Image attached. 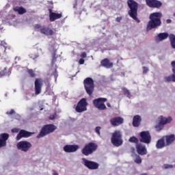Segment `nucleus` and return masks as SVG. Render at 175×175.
Masks as SVG:
<instances>
[{"label":"nucleus","mask_w":175,"mask_h":175,"mask_svg":"<svg viewBox=\"0 0 175 175\" xmlns=\"http://www.w3.org/2000/svg\"><path fill=\"white\" fill-rule=\"evenodd\" d=\"M161 17H162V14L160 12H154L150 15V21L148 22L147 25V29H152V28H157L161 25Z\"/></svg>","instance_id":"f257e3e1"},{"label":"nucleus","mask_w":175,"mask_h":175,"mask_svg":"<svg viewBox=\"0 0 175 175\" xmlns=\"http://www.w3.org/2000/svg\"><path fill=\"white\" fill-rule=\"evenodd\" d=\"M127 3L129 8H130V10L129 11V16H131L133 20L137 21V23H140V21L137 19V3L133 0H129Z\"/></svg>","instance_id":"f03ea898"},{"label":"nucleus","mask_w":175,"mask_h":175,"mask_svg":"<svg viewBox=\"0 0 175 175\" xmlns=\"http://www.w3.org/2000/svg\"><path fill=\"white\" fill-rule=\"evenodd\" d=\"M111 142L113 146L116 147H120V146H122V133L120 130H116L112 133V137L111 138Z\"/></svg>","instance_id":"7ed1b4c3"},{"label":"nucleus","mask_w":175,"mask_h":175,"mask_svg":"<svg viewBox=\"0 0 175 175\" xmlns=\"http://www.w3.org/2000/svg\"><path fill=\"white\" fill-rule=\"evenodd\" d=\"M57 129V126L54 124H46L42 127L40 133L37 135L38 139H40V137H44L46 135H49V133H53L54 131Z\"/></svg>","instance_id":"20e7f679"},{"label":"nucleus","mask_w":175,"mask_h":175,"mask_svg":"<svg viewBox=\"0 0 175 175\" xmlns=\"http://www.w3.org/2000/svg\"><path fill=\"white\" fill-rule=\"evenodd\" d=\"M173 119L172 117L165 118L163 116H160L157 119V124L155 128L157 131H162L163 129V125L166 124H169V122H172Z\"/></svg>","instance_id":"39448f33"},{"label":"nucleus","mask_w":175,"mask_h":175,"mask_svg":"<svg viewBox=\"0 0 175 175\" xmlns=\"http://www.w3.org/2000/svg\"><path fill=\"white\" fill-rule=\"evenodd\" d=\"M96 148H98V146H96L94 143H90L85 146V147L82 149V154L83 155H90L92 154L94 151L96 150Z\"/></svg>","instance_id":"423d86ee"},{"label":"nucleus","mask_w":175,"mask_h":175,"mask_svg":"<svg viewBox=\"0 0 175 175\" xmlns=\"http://www.w3.org/2000/svg\"><path fill=\"white\" fill-rule=\"evenodd\" d=\"M85 89L88 95H92L94 92V80L91 78H87L84 80Z\"/></svg>","instance_id":"0eeeda50"},{"label":"nucleus","mask_w":175,"mask_h":175,"mask_svg":"<svg viewBox=\"0 0 175 175\" xmlns=\"http://www.w3.org/2000/svg\"><path fill=\"white\" fill-rule=\"evenodd\" d=\"M16 147L20 151L27 152V151H29V148L32 147V144H31L29 142L21 141L16 144Z\"/></svg>","instance_id":"6e6552de"},{"label":"nucleus","mask_w":175,"mask_h":175,"mask_svg":"<svg viewBox=\"0 0 175 175\" xmlns=\"http://www.w3.org/2000/svg\"><path fill=\"white\" fill-rule=\"evenodd\" d=\"M88 103L85 98H82L77 104L75 110L77 113H83V111H87V106Z\"/></svg>","instance_id":"1a4fd4ad"},{"label":"nucleus","mask_w":175,"mask_h":175,"mask_svg":"<svg viewBox=\"0 0 175 175\" xmlns=\"http://www.w3.org/2000/svg\"><path fill=\"white\" fill-rule=\"evenodd\" d=\"M107 99L105 98H99L93 101V103L98 110H105L106 109V105H105V102H106Z\"/></svg>","instance_id":"9d476101"},{"label":"nucleus","mask_w":175,"mask_h":175,"mask_svg":"<svg viewBox=\"0 0 175 175\" xmlns=\"http://www.w3.org/2000/svg\"><path fill=\"white\" fill-rule=\"evenodd\" d=\"M140 142L145 143L146 144H150L151 143V135L148 131H142L140 133Z\"/></svg>","instance_id":"9b49d317"},{"label":"nucleus","mask_w":175,"mask_h":175,"mask_svg":"<svg viewBox=\"0 0 175 175\" xmlns=\"http://www.w3.org/2000/svg\"><path fill=\"white\" fill-rule=\"evenodd\" d=\"M35 27L37 29H39V31H40V32H41V33H44V35H46V36H50L51 35H54V31H53V30L50 28L43 27L39 25H36Z\"/></svg>","instance_id":"f8f14e48"},{"label":"nucleus","mask_w":175,"mask_h":175,"mask_svg":"<svg viewBox=\"0 0 175 175\" xmlns=\"http://www.w3.org/2000/svg\"><path fill=\"white\" fill-rule=\"evenodd\" d=\"M83 163L86 167L88 169L95 170L99 167V164L98 163H95L94 161H88L86 159H82Z\"/></svg>","instance_id":"ddd939ff"},{"label":"nucleus","mask_w":175,"mask_h":175,"mask_svg":"<svg viewBox=\"0 0 175 175\" xmlns=\"http://www.w3.org/2000/svg\"><path fill=\"white\" fill-rule=\"evenodd\" d=\"M109 122L112 126H119L121 124H124V118L121 117L112 118L110 119Z\"/></svg>","instance_id":"4468645a"},{"label":"nucleus","mask_w":175,"mask_h":175,"mask_svg":"<svg viewBox=\"0 0 175 175\" xmlns=\"http://www.w3.org/2000/svg\"><path fill=\"white\" fill-rule=\"evenodd\" d=\"M42 85H43V81L40 79H36L35 81V90H36V95H39L42 92Z\"/></svg>","instance_id":"2eb2a0df"},{"label":"nucleus","mask_w":175,"mask_h":175,"mask_svg":"<svg viewBox=\"0 0 175 175\" xmlns=\"http://www.w3.org/2000/svg\"><path fill=\"white\" fill-rule=\"evenodd\" d=\"M79 145H66L64 146L63 150L65 152H76L79 150Z\"/></svg>","instance_id":"dca6fc26"},{"label":"nucleus","mask_w":175,"mask_h":175,"mask_svg":"<svg viewBox=\"0 0 175 175\" xmlns=\"http://www.w3.org/2000/svg\"><path fill=\"white\" fill-rule=\"evenodd\" d=\"M136 150L137 154L139 155H146L147 154V148L146 146L142 144H137Z\"/></svg>","instance_id":"f3484780"},{"label":"nucleus","mask_w":175,"mask_h":175,"mask_svg":"<svg viewBox=\"0 0 175 175\" xmlns=\"http://www.w3.org/2000/svg\"><path fill=\"white\" fill-rule=\"evenodd\" d=\"M146 2L149 8H161L162 6V3L157 0H146Z\"/></svg>","instance_id":"a211bd4d"},{"label":"nucleus","mask_w":175,"mask_h":175,"mask_svg":"<svg viewBox=\"0 0 175 175\" xmlns=\"http://www.w3.org/2000/svg\"><path fill=\"white\" fill-rule=\"evenodd\" d=\"M8 139H9V134L1 133L0 135V148L6 146V140H8Z\"/></svg>","instance_id":"6ab92c4d"},{"label":"nucleus","mask_w":175,"mask_h":175,"mask_svg":"<svg viewBox=\"0 0 175 175\" xmlns=\"http://www.w3.org/2000/svg\"><path fill=\"white\" fill-rule=\"evenodd\" d=\"M31 135H33V133L21 130L16 136V140H20L21 137H29Z\"/></svg>","instance_id":"aec40b11"},{"label":"nucleus","mask_w":175,"mask_h":175,"mask_svg":"<svg viewBox=\"0 0 175 175\" xmlns=\"http://www.w3.org/2000/svg\"><path fill=\"white\" fill-rule=\"evenodd\" d=\"M61 17H62V14H57L51 12V10H49L50 21H55V20H58V18H61Z\"/></svg>","instance_id":"412c9836"},{"label":"nucleus","mask_w":175,"mask_h":175,"mask_svg":"<svg viewBox=\"0 0 175 175\" xmlns=\"http://www.w3.org/2000/svg\"><path fill=\"white\" fill-rule=\"evenodd\" d=\"M163 139L166 142V146H170L175 140L174 135H166L163 137Z\"/></svg>","instance_id":"4be33fe9"},{"label":"nucleus","mask_w":175,"mask_h":175,"mask_svg":"<svg viewBox=\"0 0 175 175\" xmlns=\"http://www.w3.org/2000/svg\"><path fill=\"white\" fill-rule=\"evenodd\" d=\"M12 72L7 67H0V76H10Z\"/></svg>","instance_id":"5701e85b"},{"label":"nucleus","mask_w":175,"mask_h":175,"mask_svg":"<svg viewBox=\"0 0 175 175\" xmlns=\"http://www.w3.org/2000/svg\"><path fill=\"white\" fill-rule=\"evenodd\" d=\"M142 121V118L140 116L137 115L133 118V125L134 126H139L140 125V122Z\"/></svg>","instance_id":"b1692460"},{"label":"nucleus","mask_w":175,"mask_h":175,"mask_svg":"<svg viewBox=\"0 0 175 175\" xmlns=\"http://www.w3.org/2000/svg\"><path fill=\"white\" fill-rule=\"evenodd\" d=\"M102 66H104V68H107V69L113 67V63L110 62L109 59H105L102 60L101 62Z\"/></svg>","instance_id":"393cba45"},{"label":"nucleus","mask_w":175,"mask_h":175,"mask_svg":"<svg viewBox=\"0 0 175 175\" xmlns=\"http://www.w3.org/2000/svg\"><path fill=\"white\" fill-rule=\"evenodd\" d=\"M167 36H169L167 33H161L156 37V40H157V42H162V40H165Z\"/></svg>","instance_id":"a878e982"},{"label":"nucleus","mask_w":175,"mask_h":175,"mask_svg":"<svg viewBox=\"0 0 175 175\" xmlns=\"http://www.w3.org/2000/svg\"><path fill=\"white\" fill-rule=\"evenodd\" d=\"M165 146H166V144H165V139L163 137L159 139L156 144L157 148H163Z\"/></svg>","instance_id":"bb28decb"},{"label":"nucleus","mask_w":175,"mask_h":175,"mask_svg":"<svg viewBox=\"0 0 175 175\" xmlns=\"http://www.w3.org/2000/svg\"><path fill=\"white\" fill-rule=\"evenodd\" d=\"M14 12H17L18 14H24V13L27 12V10H25L23 7H15L14 8Z\"/></svg>","instance_id":"cd10ccee"},{"label":"nucleus","mask_w":175,"mask_h":175,"mask_svg":"<svg viewBox=\"0 0 175 175\" xmlns=\"http://www.w3.org/2000/svg\"><path fill=\"white\" fill-rule=\"evenodd\" d=\"M169 38L172 49H175V36L174 34H170Z\"/></svg>","instance_id":"c85d7f7f"},{"label":"nucleus","mask_w":175,"mask_h":175,"mask_svg":"<svg viewBox=\"0 0 175 175\" xmlns=\"http://www.w3.org/2000/svg\"><path fill=\"white\" fill-rule=\"evenodd\" d=\"M132 157H135L134 161L135 162V163H138V164L142 163V158L139 155L134 156L133 154Z\"/></svg>","instance_id":"c756f323"},{"label":"nucleus","mask_w":175,"mask_h":175,"mask_svg":"<svg viewBox=\"0 0 175 175\" xmlns=\"http://www.w3.org/2000/svg\"><path fill=\"white\" fill-rule=\"evenodd\" d=\"M174 166L172 164H163L162 165V169L166 170V169H173Z\"/></svg>","instance_id":"7c9ffc66"},{"label":"nucleus","mask_w":175,"mask_h":175,"mask_svg":"<svg viewBox=\"0 0 175 175\" xmlns=\"http://www.w3.org/2000/svg\"><path fill=\"white\" fill-rule=\"evenodd\" d=\"M57 46L56 45H54L53 46H51L49 50L50 52L52 53L53 54H55V53H57Z\"/></svg>","instance_id":"2f4dec72"},{"label":"nucleus","mask_w":175,"mask_h":175,"mask_svg":"<svg viewBox=\"0 0 175 175\" xmlns=\"http://www.w3.org/2000/svg\"><path fill=\"white\" fill-rule=\"evenodd\" d=\"M164 80L167 83H168L169 81H173V75H170L168 77H164Z\"/></svg>","instance_id":"473e14b6"},{"label":"nucleus","mask_w":175,"mask_h":175,"mask_svg":"<svg viewBox=\"0 0 175 175\" xmlns=\"http://www.w3.org/2000/svg\"><path fill=\"white\" fill-rule=\"evenodd\" d=\"M129 142H130V143H137L138 139H137V138H136V137H131L129 139Z\"/></svg>","instance_id":"72a5a7b5"},{"label":"nucleus","mask_w":175,"mask_h":175,"mask_svg":"<svg viewBox=\"0 0 175 175\" xmlns=\"http://www.w3.org/2000/svg\"><path fill=\"white\" fill-rule=\"evenodd\" d=\"M122 91H123V92H124L125 95H126V96H128V98H129V95H130L129 90H128V89H126V88H123Z\"/></svg>","instance_id":"f704fd0d"},{"label":"nucleus","mask_w":175,"mask_h":175,"mask_svg":"<svg viewBox=\"0 0 175 175\" xmlns=\"http://www.w3.org/2000/svg\"><path fill=\"white\" fill-rule=\"evenodd\" d=\"M28 73L31 77H35V72L33 70H29Z\"/></svg>","instance_id":"c9c22d12"},{"label":"nucleus","mask_w":175,"mask_h":175,"mask_svg":"<svg viewBox=\"0 0 175 175\" xmlns=\"http://www.w3.org/2000/svg\"><path fill=\"white\" fill-rule=\"evenodd\" d=\"M49 118L51 120H55V118H57V113H53V115H51Z\"/></svg>","instance_id":"e433bc0d"},{"label":"nucleus","mask_w":175,"mask_h":175,"mask_svg":"<svg viewBox=\"0 0 175 175\" xmlns=\"http://www.w3.org/2000/svg\"><path fill=\"white\" fill-rule=\"evenodd\" d=\"M100 126L96 127L95 131H96V133H98V135H100Z\"/></svg>","instance_id":"4c0bfd02"},{"label":"nucleus","mask_w":175,"mask_h":175,"mask_svg":"<svg viewBox=\"0 0 175 175\" xmlns=\"http://www.w3.org/2000/svg\"><path fill=\"white\" fill-rule=\"evenodd\" d=\"M172 72L173 73H175V61L172 62Z\"/></svg>","instance_id":"58836bf2"},{"label":"nucleus","mask_w":175,"mask_h":175,"mask_svg":"<svg viewBox=\"0 0 175 175\" xmlns=\"http://www.w3.org/2000/svg\"><path fill=\"white\" fill-rule=\"evenodd\" d=\"M19 129H12V132L13 133H18V132H19Z\"/></svg>","instance_id":"ea45409f"},{"label":"nucleus","mask_w":175,"mask_h":175,"mask_svg":"<svg viewBox=\"0 0 175 175\" xmlns=\"http://www.w3.org/2000/svg\"><path fill=\"white\" fill-rule=\"evenodd\" d=\"M30 58H31L32 59H36V58H38L39 56L38 55H29Z\"/></svg>","instance_id":"a19ab883"},{"label":"nucleus","mask_w":175,"mask_h":175,"mask_svg":"<svg viewBox=\"0 0 175 175\" xmlns=\"http://www.w3.org/2000/svg\"><path fill=\"white\" fill-rule=\"evenodd\" d=\"M148 72V68L143 67V73H147Z\"/></svg>","instance_id":"79ce46f5"},{"label":"nucleus","mask_w":175,"mask_h":175,"mask_svg":"<svg viewBox=\"0 0 175 175\" xmlns=\"http://www.w3.org/2000/svg\"><path fill=\"white\" fill-rule=\"evenodd\" d=\"M6 114H10V116H12V114H14V110L11 109L10 111H8Z\"/></svg>","instance_id":"37998d69"},{"label":"nucleus","mask_w":175,"mask_h":175,"mask_svg":"<svg viewBox=\"0 0 175 175\" xmlns=\"http://www.w3.org/2000/svg\"><path fill=\"white\" fill-rule=\"evenodd\" d=\"M79 62L80 65H84L85 60L83 59H80Z\"/></svg>","instance_id":"c03bdc74"},{"label":"nucleus","mask_w":175,"mask_h":175,"mask_svg":"<svg viewBox=\"0 0 175 175\" xmlns=\"http://www.w3.org/2000/svg\"><path fill=\"white\" fill-rule=\"evenodd\" d=\"M81 58H85L87 57V53H83L81 54Z\"/></svg>","instance_id":"a18cd8bd"},{"label":"nucleus","mask_w":175,"mask_h":175,"mask_svg":"<svg viewBox=\"0 0 175 175\" xmlns=\"http://www.w3.org/2000/svg\"><path fill=\"white\" fill-rule=\"evenodd\" d=\"M1 46H3L5 49H6V42H5L4 41H1Z\"/></svg>","instance_id":"49530a36"},{"label":"nucleus","mask_w":175,"mask_h":175,"mask_svg":"<svg viewBox=\"0 0 175 175\" xmlns=\"http://www.w3.org/2000/svg\"><path fill=\"white\" fill-rule=\"evenodd\" d=\"M121 19H122V18L121 17H118V18H116V21L118 22V23H120V21H121Z\"/></svg>","instance_id":"de8ad7c7"},{"label":"nucleus","mask_w":175,"mask_h":175,"mask_svg":"<svg viewBox=\"0 0 175 175\" xmlns=\"http://www.w3.org/2000/svg\"><path fill=\"white\" fill-rule=\"evenodd\" d=\"M15 118L16 119V120H20V115H18V114H16L15 115Z\"/></svg>","instance_id":"09e8293b"},{"label":"nucleus","mask_w":175,"mask_h":175,"mask_svg":"<svg viewBox=\"0 0 175 175\" xmlns=\"http://www.w3.org/2000/svg\"><path fill=\"white\" fill-rule=\"evenodd\" d=\"M53 175H59V174H58V172H57V171L53 170Z\"/></svg>","instance_id":"8fccbe9b"},{"label":"nucleus","mask_w":175,"mask_h":175,"mask_svg":"<svg viewBox=\"0 0 175 175\" xmlns=\"http://www.w3.org/2000/svg\"><path fill=\"white\" fill-rule=\"evenodd\" d=\"M167 23H172V20L167 19Z\"/></svg>","instance_id":"3c124183"},{"label":"nucleus","mask_w":175,"mask_h":175,"mask_svg":"<svg viewBox=\"0 0 175 175\" xmlns=\"http://www.w3.org/2000/svg\"><path fill=\"white\" fill-rule=\"evenodd\" d=\"M173 81L175 83V75H173Z\"/></svg>","instance_id":"603ef678"},{"label":"nucleus","mask_w":175,"mask_h":175,"mask_svg":"<svg viewBox=\"0 0 175 175\" xmlns=\"http://www.w3.org/2000/svg\"><path fill=\"white\" fill-rule=\"evenodd\" d=\"M107 105L108 106V107H110V103H107Z\"/></svg>","instance_id":"864d4df0"},{"label":"nucleus","mask_w":175,"mask_h":175,"mask_svg":"<svg viewBox=\"0 0 175 175\" xmlns=\"http://www.w3.org/2000/svg\"><path fill=\"white\" fill-rule=\"evenodd\" d=\"M40 110H43V108H40Z\"/></svg>","instance_id":"5fc2aeb1"},{"label":"nucleus","mask_w":175,"mask_h":175,"mask_svg":"<svg viewBox=\"0 0 175 175\" xmlns=\"http://www.w3.org/2000/svg\"><path fill=\"white\" fill-rule=\"evenodd\" d=\"M174 17H175V13L174 14Z\"/></svg>","instance_id":"6e6d98bb"}]
</instances>
